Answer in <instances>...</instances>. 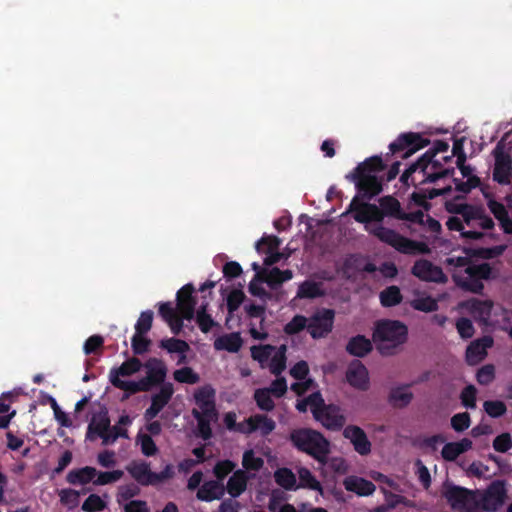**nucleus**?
Returning <instances> with one entry per match:
<instances>
[{
	"label": "nucleus",
	"instance_id": "obj_1",
	"mask_svg": "<svg viewBox=\"0 0 512 512\" xmlns=\"http://www.w3.org/2000/svg\"><path fill=\"white\" fill-rule=\"evenodd\" d=\"M383 170L384 164L381 157L378 156L371 157L358 166L357 174L354 175L357 187V195L354 197V219L364 223L366 230L382 242L401 252L413 253L416 251L414 242L407 240L391 229L383 227L381 225V210L376 205L361 202L369 200L381 192L382 178L380 173Z\"/></svg>",
	"mask_w": 512,
	"mask_h": 512
},
{
	"label": "nucleus",
	"instance_id": "obj_2",
	"mask_svg": "<svg viewBox=\"0 0 512 512\" xmlns=\"http://www.w3.org/2000/svg\"><path fill=\"white\" fill-rule=\"evenodd\" d=\"M446 209L460 215L450 217L446 225L450 230L459 231L463 238L480 239L485 236L484 230L493 227L492 219L479 207L447 201Z\"/></svg>",
	"mask_w": 512,
	"mask_h": 512
},
{
	"label": "nucleus",
	"instance_id": "obj_3",
	"mask_svg": "<svg viewBox=\"0 0 512 512\" xmlns=\"http://www.w3.org/2000/svg\"><path fill=\"white\" fill-rule=\"evenodd\" d=\"M448 148L449 145L446 142L437 141L431 150L427 151L417 163L404 172L402 180L407 181L408 177L416 172L422 175L421 182H434L445 176L449 170L444 168L443 163L450 161L452 156L441 154L446 153Z\"/></svg>",
	"mask_w": 512,
	"mask_h": 512
},
{
	"label": "nucleus",
	"instance_id": "obj_4",
	"mask_svg": "<svg viewBox=\"0 0 512 512\" xmlns=\"http://www.w3.org/2000/svg\"><path fill=\"white\" fill-rule=\"evenodd\" d=\"M408 328L397 320H380L375 324L373 339L383 355H393L407 341Z\"/></svg>",
	"mask_w": 512,
	"mask_h": 512
},
{
	"label": "nucleus",
	"instance_id": "obj_5",
	"mask_svg": "<svg viewBox=\"0 0 512 512\" xmlns=\"http://www.w3.org/2000/svg\"><path fill=\"white\" fill-rule=\"evenodd\" d=\"M451 265H455L457 270L453 277L456 283L466 290L478 293L482 290V279H487L491 274L488 264H469L466 257H451L447 260Z\"/></svg>",
	"mask_w": 512,
	"mask_h": 512
},
{
	"label": "nucleus",
	"instance_id": "obj_6",
	"mask_svg": "<svg viewBox=\"0 0 512 512\" xmlns=\"http://www.w3.org/2000/svg\"><path fill=\"white\" fill-rule=\"evenodd\" d=\"M289 440L295 448L312 456L319 463H324L330 452L328 440L320 432L309 428L292 430Z\"/></svg>",
	"mask_w": 512,
	"mask_h": 512
},
{
	"label": "nucleus",
	"instance_id": "obj_7",
	"mask_svg": "<svg viewBox=\"0 0 512 512\" xmlns=\"http://www.w3.org/2000/svg\"><path fill=\"white\" fill-rule=\"evenodd\" d=\"M350 214H352V200L347 205L346 211L341 215L339 221V241L344 244V253L342 257L334 260L336 276L344 279H350L352 277V253L349 247H347V244L352 239V233L348 223H346Z\"/></svg>",
	"mask_w": 512,
	"mask_h": 512
},
{
	"label": "nucleus",
	"instance_id": "obj_8",
	"mask_svg": "<svg viewBox=\"0 0 512 512\" xmlns=\"http://www.w3.org/2000/svg\"><path fill=\"white\" fill-rule=\"evenodd\" d=\"M452 155L457 157V166L460 169L462 177L466 179V181L455 180L454 190L458 193L455 197L459 199L469 193L471 189L477 187L480 180L473 174V169L470 166L465 165V154L462 150L461 140L454 142Z\"/></svg>",
	"mask_w": 512,
	"mask_h": 512
},
{
	"label": "nucleus",
	"instance_id": "obj_9",
	"mask_svg": "<svg viewBox=\"0 0 512 512\" xmlns=\"http://www.w3.org/2000/svg\"><path fill=\"white\" fill-rule=\"evenodd\" d=\"M444 497L452 509L459 512H477V493L458 486H446Z\"/></svg>",
	"mask_w": 512,
	"mask_h": 512
},
{
	"label": "nucleus",
	"instance_id": "obj_10",
	"mask_svg": "<svg viewBox=\"0 0 512 512\" xmlns=\"http://www.w3.org/2000/svg\"><path fill=\"white\" fill-rule=\"evenodd\" d=\"M506 500V487L503 481H494L483 492L477 493V511L495 512Z\"/></svg>",
	"mask_w": 512,
	"mask_h": 512
},
{
	"label": "nucleus",
	"instance_id": "obj_11",
	"mask_svg": "<svg viewBox=\"0 0 512 512\" xmlns=\"http://www.w3.org/2000/svg\"><path fill=\"white\" fill-rule=\"evenodd\" d=\"M335 312L328 308L317 309L309 318L307 332L313 339L326 337L333 329Z\"/></svg>",
	"mask_w": 512,
	"mask_h": 512
},
{
	"label": "nucleus",
	"instance_id": "obj_12",
	"mask_svg": "<svg viewBox=\"0 0 512 512\" xmlns=\"http://www.w3.org/2000/svg\"><path fill=\"white\" fill-rule=\"evenodd\" d=\"M146 369V376L142 378L148 391L153 387L162 386L167 376V366L163 360L151 357L143 363Z\"/></svg>",
	"mask_w": 512,
	"mask_h": 512
},
{
	"label": "nucleus",
	"instance_id": "obj_13",
	"mask_svg": "<svg viewBox=\"0 0 512 512\" xmlns=\"http://www.w3.org/2000/svg\"><path fill=\"white\" fill-rule=\"evenodd\" d=\"M493 179L499 184H510L512 177V159L505 153L503 147L498 144L494 151Z\"/></svg>",
	"mask_w": 512,
	"mask_h": 512
},
{
	"label": "nucleus",
	"instance_id": "obj_14",
	"mask_svg": "<svg viewBox=\"0 0 512 512\" xmlns=\"http://www.w3.org/2000/svg\"><path fill=\"white\" fill-rule=\"evenodd\" d=\"M194 292V285L188 283L176 294L177 310L186 320H192L195 316L196 298Z\"/></svg>",
	"mask_w": 512,
	"mask_h": 512
},
{
	"label": "nucleus",
	"instance_id": "obj_15",
	"mask_svg": "<svg viewBox=\"0 0 512 512\" xmlns=\"http://www.w3.org/2000/svg\"><path fill=\"white\" fill-rule=\"evenodd\" d=\"M111 426L108 410L106 407L93 414L91 421L87 427L86 439L93 441L97 437L102 436Z\"/></svg>",
	"mask_w": 512,
	"mask_h": 512
},
{
	"label": "nucleus",
	"instance_id": "obj_16",
	"mask_svg": "<svg viewBox=\"0 0 512 512\" xmlns=\"http://www.w3.org/2000/svg\"><path fill=\"white\" fill-rule=\"evenodd\" d=\"M412 273L423 281L430 282H445L446 277L443 274L441 268L433 265L429 261L419 260L415 263L412 269Z\"/></svg>",
	"mask_w": 512,
	"mask_h": 512
},
{
	"label": "nucleus",
	"instance_id": "obj_17",
	"mask_svg": "<svg viewBox=\"0 0 512 512\" xmlns=\"http://www.w3.org/2000/svg\"><path fill=\"white\" fill-rule=\"evenodd\" d=\"M314 418L330 430H340L345 424V418L341 409L333 404L327 405L318 417Z\"/></svg>",
	"mask_w": 512,
	"mask_h": 512
},
{
	"label": "nucleus",
	"instance_id": "obj_18",
	"mask_svg": "<svg viewBox=\"0 0 512 512\" xmlns=\"http://www.w3.org/2000/svg\"><path fill=\"white\" fill-rule=\"evenodd\" d=\"M126 471L141 486H154L153 475L150 463L146 461H132L126 466Z\"/></svg>",
	"mask_w": 512,
	"mask_h": 512
},
{
	"label": "nucleus",
	"instance_id": "obj_19",
	"mask_svg": "<svg viewBox=\"0 0 512 512\" xmlns=\"http://www.w3.org/2000/svg\"><path fill=\"white\" fill-rule=\"evenodd\" d=\"M467 313L471 314L475 319L488 323L490 320L493 303L489 300L471 299L460 305Z\"/></svg>",
	"mask_w": 512,
	"mask_h": 512
},
{
	"label": "nucleus",
	"instance_id": "obj_20",
	"mask_svg": "<svg viewBox=\"0 0 512 512\" xmlns=\"http://www.w3.org/2000/svg\"><path fill=\"white\" fill-rule=\"evenodd\" d=\"M215 389L207 384L198 388L194 393V399L198 407L201 409L200 413L204 414H217L215 407Z\"/></svg>",
	"mask_w": 512,
	"mask_h": 512
},
{
	"label": "nucleus",
	"instance_id": "obj_21",
	"mask_svg": "<svg viewBox=\"0 0 512 512\" xmlns=\"http://www.w3.org/2000/svg\"><path fill=\"white\" fill-rule=\"evenodd\" d=\"M493 345V339L485 336L472 342L466 351V360L470 365H476L487 355V349Z\"/></svg>",
	"mask_w": 512,
	"mask_h": 512
},
{
	"label": "nucleus",
	"instance_id": "obj_22",
	"mask_svg": "<svg viewBox=\"0 0 512 512\" xmlns=\"http://www.w3.org/2000/svg\"><path fill=\"white\" fill-rule=\"evenodd\" d=\"M428 144V141L421 138L420 135L414 133L404 134L399 139L390 144V149L395 152L405 147H410L409 150L405 153V156L408 157L411 154L415 153L417 150L425 147Z\"/></svg>",
	"mask_w": 512,
	"mask_h": 512
},
{
	"label": "nucleus",
	"instance_id": "obj_23",
	"mask_svg": "<svg viewBox=\"0 0 512 512\" xmlns=\"http://www.w3.org/2000/svg\"><path fill=\"white\" fill-rule=\"evenodd\" d=\"M225 494V486L220 481H205L197 490L196 498L200 501L211 502L221 499Z\"/></svg>",
	"mask_w": 512,
	"mask_h": 512
},
{
	"label": "nucleus",
	"instance_id": "obj_24",
	"mask_svg": "<svg viewBox=\"0 0 512 512\" xmlns=\"http://www.w3.org/2000/svg\"><path fill=\"white\" fill-rule=\"evenodd\" d=\"M473 447V443L468 438H462L459 441L455 442H446L441 449V457L445 461H454L461 454L466 453L471 450Z\"/></svg>",
	"mask_w": 512,
	"mask_h": 512
},
{
	"label": "nucleus",
	"instance_id": "obj_25",
	"mask_svg": "<svg viewBox=\"0 0 512 512\" xmlns=\"http://www.w3.org/2000/svg\"><path fill=\"white\" fill-rule=\"evenodd\" d=\"M248 480L249 476L244 470H236L228 479L225 490H227L231 497L237 498L247 489Z\"/></svg>",
	"mask_w": 512,
	"mask_h": 512
},
{
	"label": "nucleus",
	"instance_id": "obj_26",
	"mask_svg": "<svg viewBox=\"0 0 512 512\" xmlns=\"http://www.w3.org/2000/svg\"><path fill=\"white\" fill-rule=\"evenodd\" d=\"M413 399V393L408 385L393 387L388 396V402L395 408L407 407Z\"/></svg>",
	"mask_w": 512,
	"mask_h": 512
},
{
	"label": "nucleus",
	"instance_id": "obj_27",
	"mask_svg": "<svg viewBox=\"0 0 512 512\" xmlns=\"http://www.w3.org/2000/svg\"><path fill=\"white\" fill-rule=\"evenodd\" d=\"M98 474L96 468L91 466H85L82 468L72 469L66 475V481L71 485H86Z\"/></svg>",
	"mask_w": 512,
	"mask_h": 512
},
{
	"label": "nucleus",
	"instance_id": "obj_28",
	"mask_svg": "<svg viewBox=\"0 0 512 512\" xmlns=\"http://www.w3.org/2000/svg\"><path fill=\"white\" fill-rule=\"evenodd\" d=\"M143 363L137 357H132L124 361L119 367L112 368L109 372V380L128 377L141 370Z\"/></svg>",
	"mask_w": 512,
	"mask_h": 512
},
{
	"label": "nucleus",
	"instance_id": "obj_29",
	"mask_svg": "<svg viewBox=\"0 0 512 512\" xmlns=\"http://www.w3.org/2000/svg\"><path fill=\"white\" fill-rule=\"evenodd\" d=\"M243 345V340L238 332H232L218 337L214 342L216 350H225L230 353H237Z\"/></svg>",
	"mask_w": 512,
	"mask_h": 512
},
{
	"label": "nucleus",
	"instance_id": "obj_30",
	"mask_svg": "<svg viewBox=\"0 0 512 512\" xmlns=\"http://www.w3.org/2000/svg\"><path fill=\"white\" fill-rule=\"evenodd\" d=\"M484 196L488 199V207L494 216L500 221L503 229L507 233H512V221L508 218V213L503 204L490 199L488 194L484 192Z\"/></svg>",
	"mask_w": 512,
	"mask_h": 512
},
{
	"label": "nucleus",
	"instance_id": "obj_31",
	"mask_svg": "<svg viewBox=\"0 0 512 512\" xmlns=\"http://www.w3.org/2000/svg\"><path fill=\"white\" fill-rule=\"evenodd\" d=\"M109 381L115 388L127 393L125 398L138 392H148L142 378L139 381H126L121 378L111 379Z\"/></svg>",
	"mask_w": 512,
	"mask_h": 512
},
{
	"label": "nucleus",
	"instance_id": "obj_32",
	"mask_svg": "<svg viewBox=\"0 0 512 512\" xmlns=\"http://www.w3.org/2000/svg\"><path fill=\"white\" fill-rule=\"evenodd\" d=\"M325 295L322 283L310 280L304 281L298 288L297 297L301 299H315Z\"/></svg>",
	"mask_w": 512,
	"mask_h": 512
},
{
	"label": "nucleus",
	"instance_id": "obj_33",
	"mask_svg": "<svg viewBox=\"0 0 512 512\" xmlns=\"http://www.w3.org/2000/svg\"><path fill=\"white\" fill-rule=\"evenodd\" d=\"M345 368V361L342 359H337L335 361L328 362L323 366V372L325 374H343L345 375V381L352 385V363H349Z\"/></svg>",
	"mask_w": 512,
	"mask_h": 512
},
{
	"label": "nucleus",
	"instance_id": "obj_34",
	"mask_svg": "<svg viewBox=\"0 0 512 512\" xmlns=\"http://www.w3.org/2000/svg\"><path fill=\"white\" fill-rule=\"evenodd\" d=\"M274 479L275 482L285 490L292 491L298 488L296 485V476L289 468H278L274 473Z\"/></svg>",
	"mask_w": 512,
	"mask_h": 512
},
{
	"label": "nucleus",
	"instance_id": "obj_35",
	"mask_svg": "<svg viewBox=\"0 0 512 512\" xmlns=\"http://www.w3.org/2000/svg\"><path fill=\"white\" fill-rule=\"evenodd\" d=\"M192 415L197 421V430L203 440H209L212 437V429L210 426V420L217 414H204L200 413L199 410L193 409Z\"/></svg>",
	"mask_w": 512,
	"mask_h": 512
},
{
	"label": "nucleus",
	"instance_id": "obj_36",
	"mask_svg": "<svg viewBox=\"0 0 512 512\" xmlns=\"http://www.w3.org/2000/svg\"><path fill=\"white\" fill-rule=\"evenodd\" d=\"M159 346L169 353H180L181 357L179 363L185 360L186 356L184 353L189 349V345L186 341L177 338L163 339L160 341Z\"/></svg>",
	"mask_w": 512,
	"mask_h": 512
},
{
	"label": "nucleus",
	"instance_id": "obj_37",
	"mask_svg": "<svg viewBox=\"0 0 512 512\" xmlns=\"http://www.w3.org/2000/svg\"><path fill=\"white\" fill-rule=\"evenodd\" d=\"M174 394V386L171 382L164 383L158 393L154 394L151 397V404L160 409L163 408L169 403L172 396Z\"/></svg>",
	"mask_w": 512,
	"mask_h": 512
},
{
	"label": "nucleus",
	"instance_id": "obj_38",
	"mask_svg": "<svg viewBox=\"0 0 512 512\" xmlns=\"http://www.w3.org/2000/svg\"><path fill=\"white\" fill-rule=\"evenodd\" d=\"M252 419L256 431H259L262 437H267L276 428V422L266 414H254L252 415Z\"/></svg>",
	"mask_w": 512,
	"mask_h": 512
},
{
	"label": "nucleus",
	"instance_id": "obj_39",
	"mask_svg": "<svg viewBox=\"0 0 512 512\" xmlns=\"http://www.w3.org/2000/svg\"><path fill=\"white\" fill-rule=\"evenodd\" d=\"M208 301L200 304L196 312V322L203 333H208L215 325V321L210 314L207 313Z\"/></svg>",
	"mask_w": 512,
	"mask_h": 512
},
{
	"label": "nucleus",
	"instance_id": "obj_40",
	"mask_svg": "<svg viewBox=\"0 0 512 512\" xmlns=\"http://www.w3.org/2000/svg\"><path fill=\"white\" fill-rule=\"evenodd\" d=\"M372 444L365 432L359 427L354 426V451L360 455H368L371 452Z\"/></svg>",
	"mask_w": 512,
	"mask_h": 512
},
{
	"label": "nucleus",
	"instance_id": "obj_41",
	"mask_svg": "<svg viewBox=\"0 0 512 512\" xmlns=\"http://www.w3.org/2000/svg\"><path fill=\"white\" fill-rule=\"evenodd\" d=\"M254 400L258 408L262 411L270 412L275 408L271 393L266 388L256 389L254 392Z\"/></svg>",
	"mask_w": 512,
	"mask_h": 512
},
{
	"label": "nucleus",
	"instance_id": "obj_42",
	"mask_svg": "<svg viewBox=\"0 0 512 512\" xmlns=\"http://www.w3.org/2000/svg\"><path fill=\"white\" fill-rule=\"evenodd\" d=\"M370 384L369 374L360 362H354V389L366 390Z\"/></svg>",
	"mask_w": 512,
	"mask_h": 512
},
{
	"label": "nucleus",
	"instance_id": "obj_43",
	"mask_svg": "<svg viewBox=\"0 0 512 512\" xmlns=\"http://www.w3.org/2000/svg\"><path fill=\"white\" fill-rule=\"evenodd\" d=\"M298 474L300 481L298 487L309 488L314 491H322L320 482L314 477L309 469L300 468Z\"/></svg>",
	"mask_w": 512,
	"mask_h": 512
},
{
	"label": "nucleus",
	"instance_id": "obj_44",
	"mask_svg": "<svg viewBox=\"0 0 512 512\" xmlns=\"http://www.w3.org/2000/svg\"><path fill=\"white\" fill-rule=\"evenodd\" d=\"M401 299L400 289L397 286H390L380 293L381 304L386 307L400 303Z\"/></svg>",
	"mask_w": 512,
	"mask_h": 512
},
{
	"label": "nucleus",
	"instance_id": "obj_45",
	"mask_svg": "<svg viewBox=\"0 0 512 512\" xmlns=\"http://www.w3.org/2000/svg\"><path fill=\"white\" fill-rule=\"evenodd\" d=\"M308 318L303 315H295L285 326L284 332L287 335H295L307 329Z\"/></svg>",
	"mask_w": 512,
	"mask_h": 512
},
{
	"label": "nucleus",
	"instance_id": "obj_46",
	"mask_svg": "<svg viewBox=\"0 0 512 512\" xmlns=\"http://www.w3.org/2000/svg\"><path fill=\"white\" fill-rule=\"evenodd\" d=\"M464 471L469 477H476L479 479H487L491 477L490 468L482 462L475 461L464 468Z\"/></svg>",
	"mask_w": 512,
	"mask_h": 512
},
{
	"label": "nucleus",
	"instance_id": "obj_47",
	"mask_svg": "<svg viewBox=\"0 0 512 512\" xmlns=\"http://www.w3.org/2000/svg\"><path fill=\"white\" fill-rule=\"evenodd\" d=\"M264 465V460L261 457L255 456L252 449L244 452L242 457V466L248 471H259Z\"/></svg>",
	"mask_w": 512,
	"mask_h": 512
},
{
	"label": "nucleus",
	"instance_id": "obj_48",
	"mask_svg": "<svg viewBox=\"0 0 512 512\" xmlns=\"http://www.w3.org/2000/svg\"><path fill=\"white\" fill-rule=\"evenodd\" d=\"M174 379L179 383L196 384L200 377L191 367L177 369L173 373Z\"/></svg>",
	"mask_w": 512,
	"mask_h": 512
},
{
	"label": "nucleus",
	"instance_id": "obj_49",
	"mask_svg": "<svg viewBox=\"0 0 512 512\" xmlns=\"http://www.w3.org/2000/svg\"><path fill=\"white\" fill-rule=\"evenodd\" d=\"M235 467L236 464L231 460L226 459L218 461L213 468V473L216 477L215 481H220L222 483V481L235 469Z\"/></svg>",
	"mask_w": 512,
	"mask_h": 512
},
{
	"label": "nucleus",
	"instance_id": "obj_50",
	"mask_svg": "<svg viewBox=\"0 0 512 512\" xmlns=\"http://www.w3.org/2000/svg\"><path fill=\"white\" fill-rule=\"evenodd\" d=\"M151 340L145 334L135 333L131 339V346L134 355H143L149 351Z\"/></svg>",
	"mask_w": 512,
	"mask_h": 512
},
{
	"label": "nucleus",
	"instance_id": "obj_51",
	"mask_svg": "<svg viewBox=\"0 0 512 512\" xmlns=\"http://www.w3.org/2000/svg\"><path fill=\"white\" fill-rule=\"evenodd\" d=\"M153 323V311L146 310L143 311L136 324H135V333L137 334H146L150 331Z\"/></svg>",
	"mask_w": 512,
	"mask_h": 512
},
{
	"label": "nucleus",
	"instance_id": "obj_52",
	"mask_svg": "<svg viewBox=\"0 0 512 512\" xmlns=\"http://www.w3.org/2000/svg\"><path fill=\"white\" fill-rule=\"evenodd\" d=\"M484 411L492 418H498L503 416L507 407L504 402L500 400L485 401L483 404Z\"/></svg>",
	"mask_w": 512,
	"mask_h": 512
},
{
	"label": "nucleus",
	"instance_id": "obj_53",
	"mask_svg": "<svg viewBox=\"0 0 512 512\" xmlns=\"http://www.w3.org/2000/svg\"><path fill=\"white\" fill-rule=\"evenodd\" d=\"M245 299V294L241 289H233L227 296L226 306L229 314L238 310Z\"/></svg>",
	"mask_w": 512,
	"mask_h": 512
},
{
	"label": "nucleus",
	"instance_id": "obj_54",
	"mask_svg": "<svg viewBox=\"0 0 512 512\" xmlns=\"http://www.w3.org/2000/svg\"><path fill=\"white\" fill-rule=\"evenodd\" d=\"M280 245V239L276 236H263L256 242V250L261 252H271L278 250Z\"/></svg>",
	"mask_w": 512,
	"mask_h": 512
},
{
	"label": "nucleus",
	"instance_id": "obj_55",
	"mask_svg": "<svg viewBox=\"0 0 512 512\" xmlns=\"http://www.w3.org/2000/svg\"><path fill=\"white\" fill-rule=\"evenodd\" d=\"M286 347L282 346L281 350L277 352L271 359L270 371L274 375H280L286 368Z\"/></svg>",
	"mask_w": 512,
	"mask_h": 512
},
{
	"label": "nucleus",
	"instance_id": "obj_56",
	"mask_svg": "<svg viewBox=\"0 0 512 512\" xmlns=\"http://www.w3.org/2000/svg\"><path fill=\"white\" fill-rule=\"evenodd\" d=\"M124 473L122 470H113L98 472L97 478L93 481L95 485L102 486L110 483H114L123 477Z\"/></svg>",
	"mask_w": 512,
	"mask_h": 512
},
{
	"label": "nucleus",
	"instance_id": "obj_57",
	"mask_svg": "<svg viewBox=\"0 0 512 512\" xmlns=\"http://www.w3.org/2000/svg\"><path fill=\"white\" fill-rule=\"evenodd\" d=\"M411 306L419 311L432 312L437 309V301L429 296H421L413 299Z\"/></svg>",
	"mask_w": 512,
	"mask_h": 512
},
{
	"label": "nucleus",
	"instance_id": "obj_58",
	"mask_svg": "<svg viewBox=\"0 0 512 512\" xmlns=\"http://www.w3.org/2000/svg\"><path fill=\"white\" fill-rule=\"evenodd\" d=\"M58 495L60 497L61 504L67 505L70 508H74L79 504V497L81 495V492L74 489L66 488L60 490Z\"/></svg>",
	"mask_w": 512,
	"mask_h": 512
},
{
	"label": "nucleus",
	"instance_id": "obj_59",
	"mask_svg": "<svg viewBox=\"0 0 512 512\" xmlns=\"http://www.w3.org/2000/svg\"><path fill=\"white\" fill-rule=\"evenodd\" d=\"M376 487L371 482L361 477H354V494L358 496H369L372 495Z\"/></svg>",
	"mask_w": 512,
	"mask_h": 512
},
{
	"label": "nucleus",
	"instance_id": "obj_60",
	"mask_svg": "<svg viewBox=\"0 0 512 512\" xmlns=\"http://www.w3.org/2000/svg\"><path fill=\"white\" fill-rule=\"evenodd\" d=\"M141 490L138 487V485L134 483L121 485L118 488L117 493V501L118 503H121L123 501H128L132 499L133 497H136L140 494Z\"/></svg>",
	"mask_w": 512,
	"mask_h": 512
},
{
	"label": "nucleus",
	"instance_id": "obj_61",
	"mask_svg": "<svg viewBox=\"0 0 512 512\" xmlns=\"http://www.w3.org/2000/svg\"><path fill=\"white\" fill-rule=\"evenodd\" d=\"M137 441L140 443L143 455L150 457L154 456L158 452V448L150 435L139 434L137 436Z\"/></svg>",
	"mask_w": 512,
	"mask_h": 512
},
{
	"label": "nucleus",
	"instance_id": "obj_62",
	"mask_svg": "<svg viewBox=\"0 0 512 512\" xmlns=\"http://www.w3.org/2000/svg\"><path fill=\"white\" fill-rule=\"evenodd\" d=\"M106 508V503L97 494H91L82 504V510L86 512H98Z\"/></svg>",
	"mask_w": 512,
	"mask_h": 512
},
{
	"label": "nucleus",
	"instance_id": "obj_63",
	"mask_svg": "<svg viewBox=\"0 0 512 512\" xmlns=\"http://www.w3.org/2000/svg\"><path fill=\"white\" fill-rule=\"evenodd\" d=\"M372 350L371 341L364 336L354 337V356L363 357Z\"/></svg>",
	"mask_w": 512,
	"mask_h": 512
},
{
	"label": "nucleus",
	"instance_id": "obj_64",
	"mask_svg": "<svg viewBox=\"0 0 512 512\" xmlns=\"http://www.w3.org/2000/svg\"><path fill=\"white\" fill-rule=\"evenodd\" d=\"M313 417H318L321 411L327 406L319 391L313 392L307 397Z\"/></svg>",
	"mask_w": 512,
	"mask_h": 512
}]
</instances>
